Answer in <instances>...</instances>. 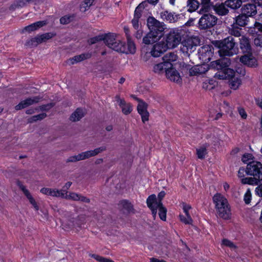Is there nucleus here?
Masks as SVG:
<instances>
[{"mask_svg": "<svg viewBox=\"0 0 262 262\" xmlns=\"http://www.w3.org/2000/svg\"><path fill=\"white\" fill-rule=\"evenodd\" d=\"M17 7H23L26 5V1L24 0H17L15 1Z\"/></svg>", "mask_w": 262, "mask_h": 262, "instance_id": "nucleus-64", "label": "nucleus"}, {"mask_svg": "<svg viewBox=\"0 0 262 262\" xmlns=\"http://www.w3.org/2000/svg\"><path fill=\"white\" fill-rule=\"evenodd\" d=\"M245 173L247 174V167L246 168L244 167H240L238 171V177L241 179L246 178L245 177Z\"/></svg>", "mask_w": 262, "mask_h": 262, "instance_id": "nucleus-54", "label": "nucleus"}, {"mask_svg": "<svg viewBox=\"0 0 262 262\" xmlns=\"http://www.w3.org/2000/svg\"><path fill=\"white\" fill-rule=\"evenodd\" d=\"M249 17L241 13L235 17V24L239 27L246 26L249 22Z\"/></svg>", "mask_w": 262, "mask_h": 262, "instance_id": "nucleus-26", "label": "nucleus"}, {"mask_svg": "<svg viewBox=\"0 0 262 262\" xmlns=\"http://www.w3.org/2000/svg\"><path fill=\"white\" fill-rule=\"evenodd\" d=\"M215 0H211V5L209 6L207 9H204V6L201 5L202 8L199 11L200 13L208 12L211 7H212L215 13L219 15H226L229 13L228 7L225 4V2L221 4L216 3L214 5V2Z\"/></svg>", "mask_w": 262, "mask_h": 262, "instance_id": "nucleus-9", "label": "nucleus"}, {"mask_svg": "<svg viewBox=\"0 0 262 262\" xmlns=\"http://www.w3.org/2000/svg\"><path fill=\"white\" fill-rule=\"evenodd\" d=\"M162 59L164 61V56L162 57ZM164 68V61L160 62L154 67V71L155 73H163Z\"/></svg>", "mask_w": 262, "mask_h": 262, "instance_id": "nucleus-41", "label": "nucleus"}, {"mask_svg": "<svg viewBox=\"0 0 262 262\" xmlns=\"http://www.w3.org/2000/svg\"><path fill=\"white\" fill-rule=\"evenodd\" d=\"M239 46L243 53H250L252 52L251 40L246 35H242L239 38Z\"/></svg>", "mask_w": 262, "mask_h": 262, "instance_id": "nucleus-19", "label": "nucleus"}, {"mask_svg": "<svg viewBox=\"0 0 262 262\" xmlns=\"http://www.w3.org/2000/svg\"><path fill=\"white\" fill-rule=\"evenodd\" d=\"M178 56L177 54L172 52H168L165 54V67L176 66L174 62L177 61Z\"/></svg>", "mask_w": 262, "mask_h": 262, "instance_id": "nucleus-23", "label": "nucleus"}, {"mask_svg": "<svg viewBox=\"0 0 262 262\" xmlns=\"http://www.w3.org/2000/svg\"><path fill=\"white\" fill-rule=\"evenodd\" d=\"M141 7V5L140 6V7L137 8V9H135L134 13V18L132 20L133 26L136 30H137L139 28V19L141 16V15H140L139 13H138V11Z\"/></svg>", "mask_w": 262, "mask_h": 262, "instance_id": "nucleus-33", "label": "nucleus"}, {"mask_svg": "<svg viewBox=\"0 0 262 262\" xmlns=\"http://www.w3.org/2000/svg\"><path fill=\"white\" fill-rule=\"evenodd\" d=\"M183 31L179 29H174L167 35L165 47L173 49L177 47L181 42L183 34Z\"/></svg>", "mask_w": 262, "mask_h": 262, "instance_id": "nucleus-7", "label": "nucleus"}, {"mask_svg": "<svg viewBox=\"0 0 262 262\" xmlns=\"http://www.w3.org/2000/svg\"><path fill=\"white\" fill-rule=\"evenodd\" d=\"M85 223V217L84 215H79L77 217H73L68 221L67 225L69 228H75L77 230L81 229L82 225Z\"/></svg>", "mask_w": 262, "mask_h": 262, "instance_id": "nucleus-18", "label": "nucleus"}, {"mask_svg": "<svg viewBox=\"0 0 262 262\" xmlns=\"http://www.w3.org/2000/svg\"><path fill=\"white\" fill-rule=\"evenodd\" d=\"M234 73H235L234 72ZM226 79H229V84L231 89L233 90L237 89L241 84L242 81L239 77H235V74L231 77L226 78Z\"/></svg>", "mask_w": 262, "mask_h": 262, "instance_id": "nucleus-25", "label": "nucleus"}, {"mask_svg": "<svg viewBox=\"0 0 262 262\" xmlns=\"http://www.w3.org/2000/svg\"><path fill=\"white\" fill-rule=\"evenodd\" d=\"M210 5H211V0H201V5L204 6V9H207Z\"/></svg>", "mask_w": 262, "mask_h": 262, "instance_id": "nucleus-61", "label": "nucleus"}, {"mask_svg": "<svg viewBox=\"0 0 262 262\" xmlns=\"http://www.w3.org/2000/svg\"><path fill=\"white\" fill-rule=\"evenodd\" d=\"M243 54L244 55L239 58V61L242 64L252 68H254L258 66L257 60L253 55L252 52Z\"/></svg>", "mask_w": 262, "mask_h": 262, "instance_id": "nucleus-16", "label": "nucleus"}, {"mask_svg": "<svg viewBox=\"0 0 262 262\" xmlns=\"http://www.w3.org/2000/svg\"><path fill=\"white\" fill-rule=\"evenodd\" d=\"M36 39H37V36L34 38H32L30 40H27L25 43V46L31 48L37 47L38 43H37L38 41Z\"/></svg>", "mask_w": 262, "mask_h": 262, "instance_id": "nucleus-40", "label": "nucleus"}, {"mask_svg": "<svg viewBox=\"0 0 262 262\" xmlns=\"http://www.w3.org/2000/svg\"><path fill=\"white\" fill-rule=\"evenodd\" d=\"M252 195L250 189H248L244 194V201L246 204L250 203L251 201Z\"/></svg>", "mask_w": 262, "mask_h": 262, "instance_id": "nucleus-48", "label": "nucleus"}, {"mask_svg": "<svg viewBox=\"0 0 262 262\" xmlns=\"http://www.w3.org/2000/svg\"><path fill=\"white\" fill-rule=\"evenodd\" d=\"M127 43L126 45L125 42H120V45L115 47V51L118 52L125 53L126 54H134L136 53V48L135 43L132 40L131 38L127 39Z\"/></svg>", "mask_w": 262, "mask_h": 262, "instance_id": "nucleus-11", "label": "nucleus"}, {"mask_svg": "<svg viewBox=\"0 0 262 262\" xmlns=\"http://www.w3.org/2000/svg\"><path fill=\"white\" fill-rule=\"evenodd\" d=\"M164 53V38L155 44L150 51L154 57H159Z\"/></svg>", "mask_w": 262, "mask_h": 262, "instance_id": "nucleus-21", "label": "nucleus"}, {"mask_svg": "<svg viewBox=\"0 0 262 262\" xmlns=\"http://www.w3.org/2000/svg\"><path fill=\"white\" fill-rule=\"evenodd\" d=\"M141 5V7L139 8V9L138 10V13H140V15H142V10L146 7H147L148 6V4H147V2L146 1H143L142 2V3H141L136 8V9H137V8H138L139 7H140V6Z\"/></svg>", "mask_w": 262, "mask_h": 262, "instance_id": "nucleus-56", "label": "nucleus"}, {"mask_svg": "<svg viewBox=\"0 0 262 262\" xmlns=\"http://www.w3.org/2000/svg\"><path fill=\"white\" fill-rule=\"evenodd\" d=\"M80 194H78L75 192H70L68 195L67 199H71L74 201H79Z\"/></svg>", "mask_w": 262, "mask_h": 262, "instance_id": "nucleus-58", "label": "nucleus"}, {"mask_svg": "<svg viewBox=\"0 0 262 262\" xmlns=\"http://www.w3.org/2000/svg\"><path fill=\"white\" fill-rule=\"evenodd\" d=\"M197 70L198 71V74H202L205 73L210 68L208 65L202 64L196 65Z\"/></svg>", "mask_w": 262, "mask_h": 262, "instance_id": "nucleus-47", "label": "nucleus"}, {"mask_svg": "<svg viewBox=\"0 0 262 262\" xmlns=\"http://www.w3.org/2000/svg\"><path fill=\"white\" fill-rule=\"evenodd\" d=\"M181 50L183 53L189 54L195 50V47L199 44L200 40L198 37H189L181 41Z\"/></svg>", "mask_w": 262, "mask_h": 262, "instance_id": "nucleus-10", "label": "nucleus"}, {"mask_svg": "<svg viewBox=\"0 0 262 262\" xmlns=\"http://www.w3.org/2000/svg\"><path fill=\"white\" fill-rule=\"evenodd\" d=\"M250 0H226L225 4L231 10H236L240 8L243 3L248 2Z\"/></svg>", "mask_w": 262, "mask_h": 262, "instance_id": "nucleus-22", "label": "nucleus"}, {"mask_svg": "<svg viewBox=\"0 0 262 262\" xmlns=\"http://www.w3.org/2000/svg\"><path fill=\"white\" fill-rule=\"evenodd\" d=\"M76 156L77 161L88 159L90 157L88 151L82 152Z\"/></svg>", "mask_w": 262, "mask_h": 262, "instance_id": "nucleus-49", "label": "nucleus"}, {"mask_svg": "<svg viewBox=\"0 0 262 262\" xmlns=\"http://www.w3.org/2000/svg\"><path fill=\"white\" fill-rule=\"evenodd\" d=\"M106 146H102L96 148L94 150H88L90 157H94L98 155L100 153H102L106 150Z\"/></svg>", "mask_w": 262, "mask_h": 262, "instance_id": "nucleus-34", "label": "nucleus"}, {"mask_svg": "<svg viewBox=\"0 0 262 262\" xmlns=\"http://www.w3.org/2000/svg\"><path fill=\"white\" fill-rule=\"evenodd\" d=\"M179 14H176L174 13H168V11H165V18L169 23H175L177 21L179 18Z\"/></svg>", "mask_w": 262, "mask_h": 262, "instance_id": "nucleus-32", "label": "nucleus"}, {"mask_svg": "<svg viewBox=\"0 0 262 262\" xmlns=\"http://www.w3.org/2000/svg\"><path fill=\"white\" fill-rule=\"evenodd\" d=\"M91 256L99 262H115L110 258H107L97 254H92Z\"/></svg>", "mask_w": 262, "mask_h": 262, "instance_id": "nucleus-44", "label": "nucleus"}, {"mask_svg": "<svg viewBox=\"0 0 262 262\" xmlns=\"http://www.w3.org/2000/svg\"><path fill=\"white\" fill-rule=\"evenodd\" d=\"M75 17V14L69 15H64L62 16L60 19V23L63 25L68 24L74 20Z\"/></svg>", "mask_w": 262, "mask_h": 262, "instance_id": "nucleus-37", "label": "nucleus"}, {"mask_svg": "<svg viewBox=\"0 0 262 262\" xmlns=\"http://www.w3.org/2000/svg\"><path fill=\"white\" fill-rule=\"evenodd\" d=\"M116 35L113 33H104L103 42L108 48L115 51V47L119 46L121 40L116 38Z\"/></svg>", "mask_w": 262, "mask_h": 262, "instance_id": "nucleus-17", "label": "nucleus"}, {"mask_svg": "<svg viewBox=\"0 0 262 262\" xmlns=\"http://www.w3.org/2000/svg\"><path fill=\"white\" fill-rule=\"evenodd\" d=\"M181 73L183 76L189 75V69L190 68V65L183 63L181 64L180 66Z\"/></svg>", "mask_w": 262, "mask_h": 262, "instance_id": "nucleus-42", "label": "nucleus"}, {"mask_svg": "<svg viewBox=\"0 0 262 262\" xmlns=\"http://www.w3.org/2000/svg\"><path fill=\"white\" fill-rule=\"evenodd\" d=\"M47 116V115L46 113H43L37 115H34L32 117H31L30 118L28 119V122L32 123L34 122H36L38 120L40 121L43 120L44 118H45Z\"/></svg>", "mask_w": 262, "mask_h": 262, "instance_id": "nucleus-36", "label": "nucleus"}, {"mask_svg": "<svg viewBox=\"0 0 262 262\" xmlns=\"http://www.w3.org/2000/svg\"><path fill=\"white\" fill-rule=\"evenodd\" d=\"M84 115L83 110L78 107L71 115L69 120L72 122H76L79 121Z\"/></svg>", "mask_w": 262, "mask_h": 262, "instance_id": "nucleus-27", "label": "nucleus"}, {"mask_svg": "<svg viewBox=\"0 0 262 262\" xmlns=\"http://www.w3.org/2000/svg\"><path fill=\"white\" fill-rule=\"evenodd\" d=\"M115 99L124 115H129L132 112L133 106L130 103H126L124 99H121L119 95H116Z\"/></svg>", "mask_w": 262, "mask_h": 262, "instance_id": "nucleus-20", "label": "nucleus"}, {"mask_svg": "<svg viewBox=\"0 0 262 262\" xmlns=\"http://www.w3.org/2000/svg\"><path fill=\"white\" fill-rule=\"evenodd\" d=\"M217 18L210 13L204 14L199 21V27L201 30H206L214 27L217 23Z\"/></svg>", "mask_w": 262, "mask_h": 262, "instance_id": "nucleus-8", "label": "nucleus"}, {"mask_svg": "<svg viewBox=\"0 0 262 262\" xmlns=\"http://www.w3.org/2000/svg\"><path fill=\"white\" fill-rule=\"evenodd\" d=\"M207 154V150L205 147H201L196 149V155L199 159H203Z\"/></svg>", "mask_w": 262, "mask_h": 262, "instance_id": "nucleus-43", "label": "nucleus"}, {"mask_svg": "<svg viewBox=\"0 0 262 262\" xmlns=\"http://www.w3.org/2000/svg\"><path fill=\"white\" fill-rule=\"evenodd\" d=\"M199 5V2L196 0H187L186 5L187 11L190 13L195 11Z\"/></svg>", "mask_w": 262, "mask_h": 262, "instance_id": "nucleus-30", "label": "nucleus"}, {"mask_svg": "<svg viewBox=\"0 0 262 262\" xmlns=\"http://www.w3.org/2000/svg\"><path fill=\"white\" fill-rule=\"evenodd\" d=\"M32 102L31 98H28L24 100L21 101L15 106V109L17 111L22 110L32 105Z\"/></svg>", "mask_w": 262, "mask_h": 262, "instance_id": "nucleus-31", "label": "nucleus"}, {"mask_svg": "<svg viewBox=\"0 0 262 262\" xmlns=\"http://www.w3.org/2000/svg\"><path fill=\"white\" fill-rule=\"evenodd\" d=\"M163 198L164 191H161L157 198L155 194H152L146 200L147 206L151 210L152 215L156 216L157 209H159V215L162 221H164V206L162 202Z\"/></svg>", "mask_w": 262, "mask_h": 262, "instance_id": "nucleus-6", "label": "nucleus"}, {"mask_svg": "<svg viewBox=\"0 0 262 262\" xmlns=\"http://www.w3.org/2000/svg\"><path fill=\"white\" fill-rule=\"evenodd\" d=\"M238 113L243 119H246L247 117L245 110L242 107L238 108Z\"/></svg>", "mask_w": 262, "mask_h": 262, "instance_id": "nucleus-60", "label": "nucleus"}, {"mask_svg": "<svg viewBox=\"0 0 262 262\" xmlns=\"http://www.w3.org/2000/svg\"><path fill=\"white\" fill-rule=\"evenodd\" d=\"M91 54L90 53H82L81 54L76 55L73 57L70 58L69 60L71 61V63L73 64L79 62L85 59L91 58Z\"/></svg>", "mask_w": 262, "mask_h": 262, "instance_id": "nucleus-29", "label": "nucleus"}, {"mask_svg": "<svg viewBox=\"0 0 262 262\" xmlns=\"http://www.w3.org/2000/svg\"><path fill=\"white\" fill-rule=\"evenodd\" d=\"M231 60L229 58H222L210 62V68L217 70L214 77L220 79H226L234 74V71L229 68Z\"/></svg>", "mask_w": 262, "mask_h": 262, "instance_id": "nucleus-5", "label": "nucleus"}, {"mask_svg": "<svg viewBox=\"0 0 262 262\" xmlns=\"http://www.w3.org/2000/svg\"><path fill=\"white\" fill-rule=\"evenodd\" d=\"M222 246H235L232 242L227 239H223L222 242Z\"/></svg>", "mask_w": 262, "mask_h": 262, "instance_id": "nucleus-63", "label": "nucleus"}, {"mask_svg": "<svg viewBox=\"0 0 262 262\" xmlns=\"http://www.w3.org/2000/svg\"><path fill=\"white\" fill-rule=\"evenodd\" d=\"M132 97L139 102L137 111L141 116L142 122L145 123L148 120L149 116V114L147 111L148 104L135 95H132Z\"/></svg>", "mask_w": 262, "mask_h": 262, "instance_id": "nucleus-12", "label": "nucleus"}, {"mask_svg": "<svg viewBox=\"0 0 262 262\" xmlns=\"http://www.w3.org/2000/svg\"><path fill=\"white\" fill-rule=\"evenodd\" d=\"M55 105V102H51L46 104L41 105L39 106L41 111H48Z\"/></svg>", "mask_w": 262, "mask_h": 262, "instance_id": "nucleus-45", "label": "nucleus"}, {"mask_svg": "<svg viewBox=\"0 0 262 262\" xmlns=\"http://www.w3.org/2000/svg\"><path fill=\"white\" fill-rule=\"evenodd\" d=\"M104 38V34H101L90 38L88 42L90 45H93L100 41H103Z\"/></svg>", "mask_w": 262, "mask_h": 262, "instance_id": "nucleus-39", "label": "nucleus"}, {"mask_svg": "<svg viewBox=\"0 0 262 262\" xmlns=\"http://www.w3.org/2000/svg\"><path fill=\"white\" fill-rule=\"evenodd\" d=\"M182 208L185 214V215H190L189 213V210L191 208V207L186 203H183L182 204Z\"/></svg>", "mask_w": 262, "mask_h": 262, "instance_id": "nucleus-55", "label": "nucleus"}, {"mask_svg": "<svg viewBox=\"0 0 262 262\" xmlns=\"http://www.w3.org/2000/svg\"><path fill=\"white\" fill-rule=\"evenodd\" d=\"M29 202L32 205L35 210L38 211L39 210V206L33 198L29 200Z\"/></svg>", "mask_w": 262, "mask_h": 262, "instance_id": "nucleus-62", "label": "nucleus"}, {"mask_svg": "<svg viewBox=\"0 0 262 262\" xmlns=\"http://www.w3.org/2000/svg\"><path fill=\"white\" fill-rule=\"evenodd\" d=\"M255 192L258 196L262 197V183L260 184L256 187Z\"/></svg>", "mask_w": 262, "mask_h": 262, "instance_id": "nucleus-59", "label": "nucleus"}, {"mask_svg": "<svg viewBox=\"0 0 262 262\" xmlns=\"http://www.w3.org/2000/svg\"><path fill=\"white\" fill-rule=\"evenodd\" d=\"M214 54V48L211 45H205L198 50L199 57L203 62H209Z\"/></svg>", "mask_w": 262, "mask_h": 262, "instance_id": "nucleus-13", "label": "nucleus"}, {"mask_svg": "<svg viewBox=\"0 0 262 262\" xmlns=\"http://www.w3.org/2000/svg\"><path fill=\"white\" fill-rule=\"evenodd\" d=\"M212 201L215 205L216 216L224 220H230L231 209L227 199L222 194L216 193L213 196Z\"/></svg>", "mask_w": 262, "mask_h": 262, "instance_id": "nucleus-3", "label": "nucleus"}, {"mask_svg": "<svg viewBox=\"0 0 262 262\" xmlns=\"http://www.w3.org/2000/svg\"><path fill=\"white\" fill-rule=\"evenodd\" d=\"M121 204L122 205V211L124 214L128 215L130 213H135L133 205L128 201L123 200Z\"/></svg>", "mask_w": 262, "mask_h": 262, "instance_id": "nucleus-28", "label": "nucleus"}, {"mask_svg": "<svg viewBox=\"0 0 262 262\" xmlns=\"http://www.w3.org/2000/svg\"><path fill=\"white\" fill-rule=\"evenodd\" d=\"M229 34L231 36L242 37V29L237 27L233 26L231 28L229 29Z\"/></svg>", "mask_w": 262, "mask_h": 262, "instance_id": "nucleus-35", "label": "nucleus"}, {"mask_svg": "<svg viewBox=\"0 0 262 262\" xmlns=\"http://www.w3.org/2000/svg\"><path fill=\"white\" fill-rule=\"evenodd\" d=\"M153 16H149L147 26L149 32L143 38V43L150 45L159 41L164 36V26Z\"/></svg>", "mask_w": 262, "mask_h": 262, "instance_id": "nucleus-1", "label": "nucleus"}, {"mask_svg": "<svg viewBox=\"0 0 262 262\" xmlns=\"http://www.w3.org/2000/svg\"><path fill=\"white\" fill-rule=\"evenodd\" d=\"M56 34L54 32H48L45 34H41V37L43 39L45 42H46L49 39L54 37L56 36Z\"/></svg>", "mask_w": 262, "mask_h": 262, "instance_id": "nucleus-50", "label": "nucleus"}, {"mask_svg": "<svg viewBox=\"0 0 262 262\" xmlns=\"http://www.w3.org/2000/svg\"><path fill=\"white\" fill-rule=\"evenodd\" d=\"M240 12L249 17L255 16L257 13L256 3L253 2V0H250L248 2L243 3L240 9Z\"/></svg>", "mask_w": 262, "mask_h": 262, "instance_id": "nucleus-15", "label": "nucleus"}, {"mask_svg": "<svg viewBox=\"0 0 262 262\" xmlns=\"http://www.w3.org/2000/svg\"><path fill=\"white\" fill-rule=\"evenodd\" d=\"M56 190L58 192L57 193V195H55V196H56V197H61L62 198H65V199H68V194H67L68 193V191H66V189H62L61 190Z\"/></svg>", "mask_w": 262, "mask_h": 262, "instance_id": "nucleus-53", "label": "nucleus"}, {"mask_svg": "<svg viewBox=\"0 0 262 262\" xmlns=\"http://www.w3.org/2000/svg\"><path fill=\"white\" fill-rule=\"evenodd\" d=\"M198 75V71L197 70V67L196 66H195L194 67H192L190 65V68L189 69V76H192L194 75Z\"/></svg>", "mask_w": 262, "mask_h": 262, "instance_id": "nucleus-57", "label": "nucleus"}, {"mask_svg": "<svg viewBox=\"0 0 262 262\" xmlns=\"http://www.w3.org/2000/svg\"><path fill=\"white\" fill-rule=\"evenodd\" d=\"M181 221L185 224H191L192 223V220L190 215H186L180 214L179 215Z\"/></svg>", "mask_w": 262, "mask_h": 262, "instance_id": "nucleus-46", "label": "nucleus"}, {"mask_svg": "<svg viewBox=\"0 0 262 262\" xmlns=\"http://www.w3.org/2000/svg\"><path fill=\"white\" fill-rule=\"evenodd\" d=\"M212 43L219 49V53L221 56L230 57L238 52L237 43L231 36H228L222 40H214Z\"/></svg>", "mask_w": 262, "mask_h": 262, "instance_id": "nucleus-2", "label": "nucleus"}, {"mask_svg": "<svg viewBox=\"0 0 262 262\" xmlns=\"http://www.w3.org/2000/svg\"><path fill=\"white\" fill-rule=\"evenodd\" d=\"M253 158V157L252 154H245L243 156L242 160L244 163H246L248 165V163L251 162L249 161L252 160Z\"/></svg>", "mask_w": 262, "mask_h": 262, "instance_id": "nucleus-52", "label": "nucleus"}, {"mask_svg": "<svg viewBox=\"0 0 262 262\" xmlns=\"http://www.w3.org/2000/svg\"><path fill=\"white\" fill-rule=\"evenodd\" d=\"M174 66L165 67V75L171 81L181 84L182 82V78Z\"/></svg>", "mask_w": 262, "mask_h": 262, "instance_id": "nucleus-14", "label": "nucleus"}, {"mask_svg": "<svg viewBox=\"0 0 262 262\" xmlns=\"http://www.w3.org/2000/svg\"><path fill=\"white\" fill-rule=\"evenodd\" d=\"M47 23L46 21H38L33 24H32L28 26L25 27L21 31V32L23 33L25 31L31 32L32 31H34L38 28L46 25Z\"/></svg>", "mask_w": 262, "mask_h": 262, "instance_id": "nucleus-24", "label": "nucleus"}, {"mask_svg": "<svg viewBox=\"0 0 262 262\" xmlns=\"http://www.w3.org/2000/svg\"><path fill=\"white\" fill-rule=\"evenodd\" d=\"M40 192H41L43 194L49 195L53 196L57 195V193H58L56 190V189H51L45 187H43L40 189Z\"/></svg>", "mask_w": 262, "mask_h": 262, "instance_id": "nucleus-38", "label": "nucleus"}, {"mask_svg": "<svg viewBox=\"0 0 262 262\" xmlns=\"http://www.w3.org/2000/svg\"><path fill=\"white\" fill-rule=\"evenodd\" d=\"M247 174L253 177L242 179L243 184L257 185L262 181V164L258 161H252L247 165Z\"/></svg>", "mask_w": 262, "mask_h": 262, "instance_id": "nucleus-4", "label": "nucleus"}, {"mask_svg": "<svg viewBox=\"0 0 262 262\" xmlns=\"http://www.w3.org/2000/svg\"><path fill=\"white\" fill-rule=\"evenodd\" d=\"M253 42L255 46L262 47V34H258L254 38Z\"/></svg>", "mask_w": 262, "mask_h": 262, "instance_id": "nucleus-51", "label": "nucleus"}]
</instances>
